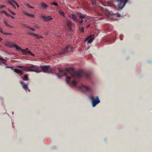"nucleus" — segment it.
<instances>
[{"label":"nucleus","instance_id":"nucleus-1","mask_svg":"<svg viewBox=\"0 0 152 152\" xmlns=\"http://www.w3.org/2000/svg\"><path fill=\"white\" fill-rule=\"evenodd\" d=\"M66 71L70 73L72 75L75 77L80 78L85 77L88 78L90 76V74L84 72L81 70L75 71L72 68H69L66 69Z\"/></svg>","mask_w":152,"mask_h":152},{"label":"nucleus","instance_id":"nucleus-2","mask_svg":"<svg viewBox=\"0 0 152 152\" xmlns=\"http://www.w3.org/2000/svg\"><path fill=\"white\" fill-rule=\"evenodd\" d=\"M78 15H79V18L78 19L77 22L79 26H82L84 23V20L86 18L88 19V16L86 15H85L81 13L77 12Z\"/></svg>","mask_w":152,"mask_h":152},{"label":"nucleus","instance_id":"nucleus-3","mask_svg":"<svg viewBox=\"0 0 152 152\" xmlns=\"http://www.w3.org/2000/svg\"><path fill=\"white\" fill-rule=\"evenodd\" d=\"M90 99L91 102L92 107H95L100 102V101L98 96H97L95 99L93 96H91L90 97Z\"/></svg>","mask_w":152,"mask_h":152},{"label":"nucleus","instance_id":"nucleus-4","mask_svg":"<svg viewBox=\"0 0 152 152\" xmlns=\"http://www.w3.org/2000/svg\"><path fill=\"white\" fill-rule=\"evenodd\" d=\"M117 1L118 2V8L122 9L127 2L128 0H117Z\"/></svg>","mask_w":152,"mask_h":152},{"label":"nucleus","instance_id":"nucleus-5","mask_svg":"<svg viewBox=\"0 0 152 152\" xmlns=\"http://www.w3.org/2000/svg\"><path fill=\"white\" fill-rule=\"evenodd\" d=\"M68 17L73 21L75 22H77L78 19H77V15H76L74 14H72L69 15Z\"/></svg>","mask_w":152,"mask_h":152},{"label":"nucleus","instance_id":"nucleus-6","mask_svg":"<svg viewBox=\"0 0 152 152\" xmlns=\"http://www.w3.org/2000/svg\"><path fill=\"white\" fill-rule=\"evenodd\" d=\"M50 67L49 65L41 66H39V68L42 69V72L46 73Z\"/></svg>","mask_w":152,"mask_h":152},{"label":"nucleus","instance_id":"nucleus-7","mask_svg":"<svg viewBox=\"0 0 152 152\" xmlns=\"http://www.w3.org/2000/svg\"><path fill=\"white\" fill-rule=\"evenodd\" d=\"M20 51H22V54L23 55L27 56L31 55L33 56H35L34 55V54L31 53L29 51H28L27 52H26L25 49H23L21 48Z\"/></svg>","mask_w":152,"mask_h":152},{"label":"nucleus","instance_id":"nucleus-8","mask_svg":"<svg viewBox=\"0 0 152 152\" xmlns=\"http://www.w3.org/2000/svg\"><path fill=\"white\" fill-rule=\"evenodd\" d=\"M31 69L34 71H33V72H35L37 73H39L41 72V70L39 69V68L36 67V65H32L31 66Z\"/></svg>","mask_w":152,"mask_h":152},{"label":"nucleus","instance_id":"nucleus-9","mask_svg":"<svg viewBox=\"0 0 152 152\" xmlns=\"http://www.w3.org/2000/svg\"><path fill=\"white\" fill-rule=\"evenodd\" d=\"M94 37L89 36L86 38V39L84 40V42L87 41V43L88 44L91 43L94 40Z\"/></svg>","mask_w":152,"mask_h":152},{"label":"nucleus","instance_id":"nucleus-10","mask_svg":"<svg viewBox=\"0 0 152 152\" xmlns=\"http://www.w3.org/2000/svg\"><path fill=\"white\" fill-rule=\"evenodd\" d=\"M41 18L45 22L50 21L53 19V18L50 17V16H46L45 15L42 16Z\"/></svg>","mask_w":152,"mask_h":152},{"label":"nucleus","instance_id":"nucleus-11","mask_svg":"<svg viewBox=\"0 0 152 152\" xmlns=\"http://www.w3.org/2000/svg\"><path fill=\"white\" fill-rule=\"evenodd\" d=\"M70 46H67L65 48H64L63 50H62L61 52V54H62L66 53L68 50H69V48Z\"/></svg>","mask_w":152,"mask_h":152},{"label":"nucleus","instance_id":"nucleus-12","mask_svg":"<svg viewBox=\"0 0 152 152\" xmlns=\"http://www.w3.org/2000/svg\"><path fill=\"white\" fill-rule=\"evenodd\" d=\"M49 5L45 3L42 2L41 3V7L44 10H47V8L49 7Z\"/></svg>","mask_w":152,"mask_h":152},{"label":"nucleus","instance_id":"nucleus-13","mask_svg":"<svg viewBox=\"0 0 152 152\" xmlns=\"http://www.w3.org/2000/svg\"><path fill=\"white\" fill-rule=\"evenodd\" d=\"M80 89L83 90L84 91H91V89L90 88L88 87L87 86H84L83 85H81V87H80Z\"/></svg>","mask_w":152,"mask_h":152},{"label":"nucleus","instance_id":"nucleus-14","mask_svg":"<svg viewBox=\"0 0 152 152\" xmlns=\"http://www.w3.org/2000/svg\"><path fill=\"white\" fill-rule=\"evenodd\" d=\"M14 71L18 74H20L21 75L23 74L24 73V72L22 71L17 69H15Z\"/></svg>","mask_w":152,"mask_h":152},{"label":"nucleus","instance_id":"nucleus-15","mask_svg":"<svg viewBox=\"0 0 152 152\" xmlns=\"http://www.w3.org/2000/svg\"><path fill=\"white\" fill-rule=\"evenodd\" d=\"M29 35L31 36L33 35L34 37H37V38L39 39L43 37L42 36H39L37 34L34 33H30Z\"/></svg>","mask_w":152,"mask_h":152},{"label":"nucleus","instance_id":"nucleus-16","mask_svg":"<svg viewBox=\"0 0 152 152\" xmlns=\"http://www.w3.org/2000/svg\"><path fill=\"white\" fill-rule=\"evenodd\" d=\"M79 28L80 32L84 33L85 28L83 26H79Z\"/></svg>","mask_w":152,"mask_h":152},{"label":"nucleus","instance_id":"nucleus-17","mask_svg":"<svg viewBox=\"0 0 152 152\" xmlns=\"http://www.w3.org/2000/svg\"><path fill=\"white\" fill-rule=\"evenodd\" d=\"M24 67L26 69L24 70L27 71L32 72L34 71L33 70L31 69V66L29 67Z\"/></svg>","mask_w":152,"mask_h":152},{"label":"nucleus","instance_id":"nucleus-18","mask_svg":"<svg viewBox=\"0 0 152 152\" xmlns=\"http://www.w3.org/2000/svg\"><path fill=\"white\" fill-rule=\"evenodd\" d=\"M8 3L12 6H14L15 4L16 1L14 0H12L11 1H8Z\"/></svg>","mask_w":152,"mask_h":152},{"label":"nucleus","instance_id":"nucleus-19","mask_svg":"<svg viewBox=\"0 0 152 152\" xmlns=\"http://www.w3.org/2000/svg\"><path fill=\"white\" fill-rule=\"evenodd\" d=\"M67 26L68 27L72 25H74V24L72 23L71 21H67L66 23Z\"/></svg>","mask_w":152,"mask_h":152},{"label":"nucleus","instance_id":"nucleus-20","mask_svg":"<svg viewBox=\"0 0 152 152\" xmlns=\"http://www.w3.org/2000/svg\"><path fill=\"white\" fill-rule=\"evenodd\" d=\"M23 79L25 80H28V75L27 74L26 75H24L22 77Z\"/></svg>","mask_w":152,"mask_h":152},{"label":"nucleus","instance_id":"nucleus-21","mask_svg":"<svg viewBox=\"0 0 152 152\" xmlns=\"http://www.w3.org/2000/svg\"><path fill=\"white\" fill-rule=\"evenodd\" d=\"M58 12L60 15H62L65 18V14L62 10L59 11Z\"/></svg>","mask_w":152,"mask_h":152},{"label":"nucleus","instance_id":"nucleus-22","mask_svg":"<svg viewBox=\"0 0 152 152\" xmlns=\"http://www.w3.org/2000/svg\"><path fill=\"white\" fill-rule=\"evenodd\" d=\"M15 44H12L11 43H9L7 45V46L8 47L10 48H14L15 47Z\"/></svg>","mask_w":152,"mask_h":152},{"label":"nucleus","instance_id":"nucleus-23","mask_svg":"<svg viewBox=\"0 0 152 152\" xmlns=\"http://www.w3.org/2000/svg\"><path fill=\"white\" fill-rule=\"evenodd\" d=\"M71 77H66V82L68 84H69V81L71 79Z\"/></svg>","mask_w":152,"mask_h":152},{"label":"nucleus","instance_id":"nucleus-24","mask_svg":"<svg viewBox=\"0 0 152 152\" xmlns=\"http://www.w3.org/2000/svg\"><path fill=\"white\" fill-rule=\"evenodd\" d=\"M59 72H61V74H63V75H67L66 73L64 72L63 70H60Z\"/></svg>","mask_w":152,"mask_h":152},{"label":"nucleus","instance_id":"nucleus-25","mask_svg":"<svg viewBox=\"0 0 152 152\" xmlns=\"http://www.w3.org/2000/svg\"><path fill=\"white\" fill-rule=\"evenodd\" d=\"M28 85V83H27V84H26L25 83H24L23 85V88L25 89L26 90L27 88H28V86H27Z\"/></svg>","mask_w":152,"mask_h":152},{"label":"nucleus","instance_id":"nucleus-26","mask_svg":"<svg viewBox=\"0 0 152 152\" xmlns=\"http://www.w3.org/2000/svg\"><path fill=\"white\" fill-rule=\"evenodd\" d=\"M24 14L25 15L29 17H34V15L30 14L27 13H24Z\"/></svg>","mask_w":152,"mask_h":152},{"label":"nucleus","instance_id":"nucleus-27","mask_svg":"<svg viewBox=\"0 0 152 152\" xmlns=\"http://www.w3.org/2000/svg\"><path fill=\"white\" fill-rule=\"evenodd\" d=\"M14 47L16 49H17V50H20L21 49V48L20 47H18L16 44H15Z\"/></svg>","mask_w":152,"mask_h":152},{"label":"nucleus","instance_id":"nucleus-28","mask_svg":"<svg viewBox=\"0 0 152 152\" xmlns=\"http://www.w3.org/2000/svg\"><path fill=\"white\" fill-rule=\"evenodd\" d=\"M0 32L3 34L7 35L8 34V33L4 32L3 31V29L2 28H0Z\"/></svg>","mask_w":152,"mask_h":152},{"label":"nucleus","instance_id":"nucleus-29","mask_svg":"<svg viewBox=\"0 0 152 152\" xmlns=\"http://www.w3.org/2000/svg\"><path fill=\"white\" fill-rule=\"evenodd\" d=\"M77 84V83L75 80H73L72 82V84L73 86H76Z\"/></svg>","mask_w":152,"mask_h":152},{"label":"nucleus","instance_id":"nucleus-30","mask_svg":"<svg viewBox=\"0 0 152 152\" xmlns=\"http://www.w3.org/2000/svg\"><path fill=\"white\" fill-rule=\"evenodd\" d=\"M51 4L54 5L56 6H58V3L55 2H53Z\"/></svg>","mask_w":152,"mask_h":152},{"label":"nucleus","instance_id":"nucleus-31","mask_svg":"<svg viewBox=\"0 0 152 152\" xmlns=\"http://www.w3.org/2000/svg\"><path fill=\"white\" fill-rule=\"evenodd\" d=\"M3 13H5V15L7 16V17H10V15L8 14L5 11H3Z\"/></svg>","mask_w":152,"mask_h":152},{"label":"nucleus","instance_id":"nucleus-32","mask_svg":"<svg viewBox=\"0 0 152 152\" xmlns=\"http://www.w3.org/2000/svg\"><path fill=\"white\" fill-rule=\"evenodd\" d=\"M5 25L7 28H10L12 27V26H11L10 25L7 23H6Z\"/></svg>","mask_w":152,"mask_h":152},{"label":"nucleus","instance_id":"nucleus-33","mask_svg":"<svg viewBox=\"0 0 152 152\" xmlns=\"http://www.w3.org/2000/svg\"><path fill=\"white\" fill-rule=\"evenodd\" d=\"M65 19L64 20V21L65 22V23H66V22H67V21H69V20L68 19V18L67 17H66L64 18Z\"/></svg>","mask_w":152,"mask_h":152},{"label":"nucleus","instance_id":"nucleus-34","mask_svg":"<svg viewBox=\"0 0 152 152\" xmlns=\"http://www.w3.org/2000/svg\"><path fill=\"white\" fill-rule=\"evenodd\" d=\"M95 0H92L91 1L92 2V4L93 5H96V2L95 1Z\"/></svg>","mask_w":152,"mask_h":152},{"label":"nucleus","instance_id":"nucleus-35","mask_svg":"<svg viewBox=\"0 0 152 152\" xmlns=\"http://www.w3.org/2000/svg\"><path fill=\"white\" fill-rule=\"evenodd\" d=\"M33 26V27H34L36 28H37L39 27L38 26L35 24H34V25Z\"/></svg>","mask_w":152,"mask_h":152},{"label":"nucleus","instance_id":"nucleus-36","mask_svg":"<svg viewBox=\"0 0 152 152\" xmlns=\"http://www.w3.org/2000/svg\"><path fill=\"white\" fill-rule=\"evenodd\" d=\"M26 6L27 7H28L29 8H32V9H34V7H32L31 6H30L29 5V4L27 3Z\"/></svg>","mask_w":152,"mask_h":152},{"label":"nucleus","instance_id":"nucleus-37","mask_svg":"<svg viewBox=\"0 0 152 152\" xmlns=\"http://www.w3.org/2000/svg\"><path fill=\"white\" fill-rule=\"evenodd\" d=\"M24 26L26 28H30V26H28V25L27 24H24Z\"/></svg>","mask_w":152,"mask_h":152},{"label":"nucleus","instance_id":"nucleus-38","mask_svg":"<svg viewBox=\"0 0 152 152\" xmlns=\"http://www.w3.org/2000/svg\"><path fill=\"white\" fill-rule=\"evenodd\" d=\"M67 29L69 31H71L72 30L71 27H70V26L68 27L67 28Z\"/></svg>","mask_w":152,"mask_h":152},{"label":"nucleus","instance_id":"nucleus-39","mask_svg":"<svg viewBox=\"0 0 152 152\" xmlns=\"http://www.w3.org/2000/svg\"><path fill=\"white\" fill-rule=\"evenodd\" d=\"M116 15H117V16L118 17H120L121 16V15L120 14H119V13H117L116 14Z\"/></svg>","mask_w":152,"mask_h":152},{"label":"nucleus","instance_id":"nucleus-40","mask_svg":"<svg viewBox=\"0 0 152 152\" xmlns=\"http://www.w3.org/2000/svg\"><path fill=\"white\" fill-rule=\"evenodd\" d=\"M3 23L5 25L6 23H7V20H4Z\"/></svg>","mask_w":152,"mask_h":152},{"label":"nucleus","instance_id":"nucleus-41","mask_svg":"<svg viewBox=\"0 0 152 152\" xmlns=\"http://www.w3.org/2000/svg\"><path fill=\"white\" fill-rule=\"evenodd\" d=\"M33 31H34L35 30V29L33 28H32L31 27H30L29 28Z\"/></svg>","mask_w":152,"mask_h":152},{"label":"nucleus","instance_id":"nucleus-42","mask_svg":"<svg viewBox=\"0 0 152 152\" xmlns=\"http://www.w3.org/2000/svg\"><path fill=\"white\" fill-rule=\"evenodd\" d=\"M15 4L16 5V6L18 7H19V6L18 5V3L16 1L15 2Z\"/></svg>","mask_w":152,"mask_h":152},{"label":"nucleus","instance_id":"nucleus-43","mask_svg":"<svg viewBox=\"0 0 152 152\" xmlns=\"http://www.w3.org/2000/svg\"><path fill=\"white\" fill-rule=\"evenodd\" d=\"M90 24H89L87 26H86V28H89V27L90 26Z\"/></svg>","mask_w":152,"mask_h":152},{"label":"nucleus","instance_id":"nucleus-44","mask_svg":"<svg viewBox=\"0 0 152 152\" xmlns=\"http://www.w3.org/2000/svg\"><path fill=\"white\" fill-rule=\"evenodd\" d=\"M56 75H57L58 77V78H60V76L58 74H56Z\"/></svg>","mask_w":152,"mask_h":152},{"label":"nucleus","instance_id":"nucleus-45","mask_svg":"<svg viewBox=\"0 0 152 152\" xmlns=\"http://www.w3.org/2000/svg\"><path fill=\"white\" fill-rule=\"evenodd\" d=\"M10 17H11L12 19H14L15 18L13 16H12L11 15H10Z\"/></svg>","mask_w":152,"mask_h":152},{"label":"nucleus","instance_id":"nucleus-46","mask_svg":"<svg viewBox=\"0 0 152 152\" xmlns=\"http://www.w3.org/2000/svg\"><path fill=\"white\" fill-rule=\"evenodd\" d=\"M11 13L13 15H15V13L12 12H11Z\"/></svg>","mask_w":152,"mask_h":152},{"label":"nucleus","instance_id":"nucleus-47","mask_svg":"<svg viewBox=\"0 0 152 152\" xmlns=\"http://www.w3.org/2000/svg\"><path fill=\"white\" fill-rule=\"evenodd\" d=\"M28 50V48H26V49H25V50H26V52H27V51H27Z\"/></svg>","mask_w":152,"mask_h":152},{"label":"nucleus","instance_id":"nucleus-48","mask_svg":"<svg viewBox=\"0 0 152 152\" xmlns=\"http://www.w3.org/2000/svg\"><path fill=\"white\" fill-rule=\"evenodd\" d=\"M13 7H14V8L15 9H16V7H15V5L14 6H13Z\"/></svg>","mask_w":152,"mask_h":152},{"label":"nucleus","instance_id":"nucleus-49","mask_svg":"<svg viewBox=\"0 0 152 152\" xmlns=\"http://www.w3.org/2000/svg\"><path fill=\"white\" fill-rule=\"evenodd\" d=\"M86 18L85 19H84V21H85V23H86L87 22V21L86 20Z\"/></svg>","mask_w":152,"mask_h":152},{"label":"nucleus","instance_id":"nucleus-50","mask_svg":"<svg viewBox=\"0 0 152 152\" xmlns=\"http://www.w3.org/2000/svg\"><path fill=\"white\" fill-rule=\"evenodd\" d=\"M2 40V39L0 37V41H1Z\"/></svg>","mask_w":152,"mask_h":152},{"label":"nucleus","instance_id":"nucleus-51","mask_svg":"<svg viewBox=\"0 0 152 152\" xmlns=\"http://www.w3.org/2000/svg\"><path fill=\"white\" fill-rule=\"evenodd\" d=\"M1 59L2 60H4V59H2V58H1L0 57V60Z\"/></svg>","mask_w":152,"mask_h":152},{"label":"nucleus","instance_id":"nucleus-52","mask_svg":"<svg viewBox=\"0 0 152 152\" xmlns=\"http://www.w3.org/2000/svg\"><path fill=\"white\" fill-rule=\"evenodd\" d=\"M9 10L11 12H12L11 10L10 9Z\"/></svg>","mask_w":152,"mask_h":152},{"label":"nucleus","instance_id":"nucleus-53","mask_svg":"<svg viewBox=\"0 0 152 152\" xmlns=\"http://www.w3.org/2000/svg\"><path fill=\"white\" fill-rule=\"evenodd\" d=\"M19 67H23L22 66H19Z\"/></svg>","mask_w":152,"mask_h":152},{"label":"nucleus","instance_id":"nucleus-54","mask_svg":"<svg viewBox=\"0 0 152 152\" xmlns=\"http://www.w3.org/2000/svg\"><path fill=\"white\" fill-rule=\"evenodd\" d=\"M20 83L21 84V83H23V82H20Z\"/></svg>","mask_w":152,"mask_h":152}]
</instances>
